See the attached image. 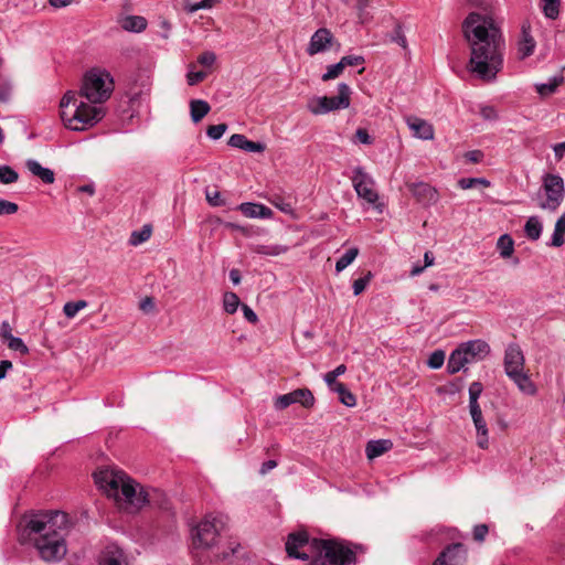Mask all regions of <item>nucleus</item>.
Returning a JSON list of instances; mask_svg holds the SVG:
<instances>
[{
	"label": "nucleus",
	"mask_w": 565,
	"mask_h": 565,
	"mask_svg": "<svg viewBox=\"0 0 565 565\" xmlns=\"http://www.w3.org/2000/svg\"><path fill=\"white\" fill-rule=\"evenodd\" d=\"M481 12L473 11L462 23L470 46L469 71L484 81H492L503 67L504 40L490 10L491 0H467Z\"/></svg>",
	"instance_id": "nucleus-1"
},
{
	"label": "nucleus",
	"mask_w": 565,
	"mask_h": 565,
	"mask_svg": "<svg viewBox=\"0 0 565 565\" xmlns=\"http://www.w3.org/2000/svg\"><path fill=\"white\" fill-rule=\"evenodd\" d=\"M114 90L109 72L99 68L87 71L79 92L67 90L60 102L61 119L74 131H83L99 122L105 116L102 106Z\"/></svg>",
	"instance_id": "nucleus-2"
},
{
	"label": "nucleus",
	"mask_w": 565,
	"mask_h": 565,
	"mask_svg": "<svg viewBox=\"0 0 565 565\" xmlns=\"http://www.w3.org/2000/svg\"><path fill=\"white\" fill-rule=\"evenodd\" d=\"M20 525L23 526L22 539L33 542L43 561L58 562L66 555L65 535L70 520L65 512H31L23 515Z\"/></svg>",
	"instance_id": "nucleus-3"
},
{
	"label": "nucleus",
	"mask_w": 565,
	"mask_h": 565,
	"mask_svg": "<svg viewBox=\"0 0 565 565\" xmlns=\"http://www.w3.org/2000/svg\"><path fill=\"white\" fill-rule=\"evenodd\" d=\"M288 556L307 561L309 565H355L356 554L364 553L361 544L338 539H310L306 531L290 533L286 542Z\"/></svg>",
	"instance_id": "nucleus-4"
},
{
	"label": "nucleus",
	"mask_w": 565,
	"mask_h": 565,
	"mask_svg": "<svg viewBox=\"0 0 565 565\" xmlns=\"http://www.w3.org/2000/svg\"><path fill=\"white\" fill-rule=\"evenodd\" d=\"M96 484L126 510L139 511L146 504L170 510V501L159 489H145L119 470H100L94 473Z\"/></svg>",
	"instance_id": "nucleus-5"
},
{
	"label": "nucleus",
	"mask_w": 565,
	"mask_h": 565,
	"mask_svg": "<svg viewBox=\"0 0 565 565\" xmlns=\"http://www.w3.org/2000/svg\"><path fill=\"white\" fill-rule=\"evenodd\" d=\"M225 522L222 515L207 514L192 529V540L195 547H211L223 530Z\"/></svg>",
	"instance_id": "nucleus-6"
},
{
	"label": "nucleus",
	"mask_w": 565,
	"mask_h": 565,
	"mask_svg": "<svg viewBox=\"0 0 565 565\" xmlns=\"http://www.w3.org/2000/svg\"><path fill=\"white\" fill-rule=\"evenodd\" d=\"M542 188L546 200L540 203V207L548 211H556L565 198L564 180L558 174L546 173L543 177Z\"/></svg>",
	"instance_id": "nucleus-7"
},
{
	"label": "nucleus",
	"mask_w": 565,
	"mask_h": 565,
	"mask_svg": "<svg viewBox=\"0 0 565 565\" xmlns=\"http://www.w3.org/2000/svg\"><path fill=\"white\" fill-rule=\"evenodd\" d=\"M351 88L345 83L338 85V96H323L317 98V105L310 106L313 114H327L338 109H345L350 106Z\"/></svg>",
	"instance_id": "nucleus-8"
},
{
	"label": "nucleus",
	"mask_w": 565,
	"mask_h": 565,
	"mask_svg": "<svg viewBox=\"0 0 565 565\" xmlns=\"http://www.w3.org/2000/svg\"><path fill=\"white\" fill-rule=\"evenodd\" d=\"M373 183L372 178L362 167H356L353 170L352 184L358 196L371 204L375 203L379 199L377 193L373 190Z\"/></svg>",
	"instance_id": "nucleus-9"
},
{
	"label": "nucleus",
	"mask_w": 565,
	"mask_h": 565,
	"mask_svg": "<svg viewBox=\"0 0 565 565\" xmlns=\"http://www.w3.org/2000/svg\"><path fill=\"white\" fill-rule=\"evenodd\" d=\"M296 403L310 408L315 404V396L309 388H297L290 393L279 395L275 401V408L281 411Z\"/></svg>",
	"instance_id": "nucleus-10"
},
{
	"label": "nucleus",
	"mask_w": 565,
	"mask_h": 565,
	"mask_svg": "<svg viewBox=\"0 0 565 565\" xmlns=\"http://www.w3.org/2000/svg\"><path fill=\"white\" fill-rule=\"evenodd\" d=\"M467 561V548L462 543L447 545L433 565H463Z\"/></svg>",
	"instance_id": "nucleus-11"
},
{
	"label": "nucleus",
	"mask_w": 565,
	"mask_h": 565,
	"mask_svg": "<svg viewBox=\"0 0 565 565\" xmlns=\"http://www.w3.org/2000/svg\"><path fill=\"white\" fill-rule=\"evenodd\" d=\"M525 358L520 345L510 343L504 351L503 366L507 376L524 371Z\"/></svg>",
	"instance_id": "nucleus-12"
},
{
	"label": "nucleus",
	"mask_w": 565,
	"mask_h": 565,
	"mask_svg": "<svg viewBox=\"0 0 565 565\" xmlns=\"http://www.w3.org/2000/svg\"><path fill=\"white\" fill-rule=\"evenodd\" d=\"M458 349L468 360V364L483 360L490 353V345L480 339L461 343Z\"/></svg>",
	"instance_id": "nucleus-13"
},
{
	"label": "nucleus",
	"mask_w": 565,
	"mask_h": 565,
	"mask_svg": "<svg viewBox=\"0 0 565 565\" xmlns=\"http://www.w3.org/2000/svg\"><path fill=\"white\" fill-rule=\"evenodd\" d=\"M333 34L326 28L318 29L311 36L307 53L312 56L321 52H326L332 45Z\"/></svg>",
	"instance_id": "nucleus-14"
},
{
	"label": "nucleus",
	"mask_w": 565,
	"mask_h": 565,
	"mask_svg": "<svg viewBox=\"0 0 565 565\" xmlns=\"http://www.w3.org/2000/svg\"><path fill=\"white\" fill-rule=\"evenodd\" d=\"M469 411L477 430V445L482 449H487L489 445L488 428L480 405L471 406Z\"/></svg>",
	"instance_id": "nucleus-15"
},
{
	"label": "nucleus",
	"mask_w": 565,
	"mask_h": 565,
	"mask_svg": "<svg viewBox=\"0 0 565 565\" xmlns=\"http://www.w3.org/2000/svg\"><path fill=\"white\" fill-rule=\"evenodd\" d=\"M237 210L250 218H269L273 215V211L260 203H242L237 206Z\"/></svg>",
	"instance_id": "nucleus-16"
},
{
	"label": "nucleus",
	"mask_w": 565,
	"mask_h": 565,
	"mask_svg": "<svg viewBox=\"0 0 565 565\" xmlns=\"http://www.w3.org/2000/svg\"><path fill=\"white\" fill-rule=\"evenodd\" d=\"M513 383L518 386V388L525 395L533 396L536 394L537 388L533 381L530 379L529 373L524 370L515 373L512 376H508Z\"/></svg>",
	"instance_id": "nucleus-17"
},
{
	"label": "nucleus",
	"mask_w": 565,
	"mask_h": 565,
	"mask_svg": "<svg viewBox=\"0 0 565 565\" xmlns=\"http://www.w3.org/2000/svg\"><path fill=\"white\" fill-rule=\"evenodd\" d=\"M28 170L34 175L41 179L45 184H52L55 181L54 171L42 167L36 160L29 159L25 162Z\"/></svg>",
	"instance_id": "nucleus-18"
},
{
	"label": "nucleus",
	"mask_w": 565,
	"mask_h": 565,
	"mask_svg": "<svg viewBox=\"0 0 565 565\" xmlns=\"http://www.w3.org/2000/svg\"><path fill=\"white\" fill-rule=\"evenodd\" d=\"M535 45L536 44L533 36L531 35L530 28L523 25L521 39L518 44L519 57L524 60L531 56L534 53Z\"/></svg>",
	"instance_id": "nucleus-19"
},
{
	"label": "nucleus",
	"mask_w": 565,
	"mask_h": 565,
	"mask_svg": "<svg viewBox=\"0 0 565 565\" xmlns=\"http://www.w3.org/2000/svg\"><path fill=\"white\" fill-rule=\"evenodd\" d=\"M408 126L414 131V135L423 140H430L434 137L433 126L423 119L414 118L408 120Z\"/></svg>",
	"instance_id": "nucleus-20"
},
{
	"label": "nucleus",
	"mask_w": 565,
	"mask_h": 565,
	"mask_svg": "<svg viewBox=\"0 0 565 565\" xmlns=\"http://www.w3.org/2000/svg\"><path fill=\"white\" fill-rule=\"evenodd\" d=\"M392 448V441L387 439L370 440L366 444L365 452L369 459L382 456Z\"/></svg>",
	"instance_id": "nucleus-21"
},
{
	"label": "nucleus",
	"mask_w": 565,
	"mask_h": 565,
	"mask_svg": "<svg viewBox=\"0 0 565 565\" xmlns=\"http://www.w3.org/2000/svg\"><path fill=\"white\" fill-rule=\"evenodd\" d=\"M467 364V358L462 355L461 351L457 348L449 355L447 362V371L449 374H455L458 373L460 370H463Z\"/></svg>",
	"instance_id": "nucleus-22"
},
{
	"label": "nucleus",
	"mask_w": 565,
	"mask_h": 565,
	"mask_svg": "<svg viewBox=\"0 0 565 565\" xmlns=\"http://www.w3.org/2000/svg\"><path fill=\"white\" fill-rule=\"evenodd\" d=\"M211 107L207 102L202 99H193L190 102V113L193 122L202 120L210 111Z\"/></svg>",
	"instance_id": "nucleus-23"
},
{
	"label": "nucleus",
	"mask_w": 565,
	"mask_h": 565,
	"mask_svg": "<svg viewBox=\"0 0 565 565\" xmlns=\"http://www.w3.org/2000/svg\"><path fill=\"white\" fill-rule=\"evenodd\" d=\"M543 225L539 216H530L524 225V232L530 241H537L541 237Z\"/></svg>",
	"instance_id": "nucleus-24"
},
{
	"label": "nucleus",
	"mask_w": 565,
	"mask_h": 565,
	"mask_svg": "<svg viewBox=\"0 0 565 565\" xmlns=\"http://www.w3.org/2000/svg\"><path fill=\"white\" fill-rule=\"evenodd\" d=\"M121 26L126 31L141 32L147 28V20L140 15H127L122 20Z\"/></svg>",
	"instance_id": "nucleus-25"
},
{
	"label": "nucleus",
	"mask_w": 565,
	"mask_h": 565,
	"mask_svg": "<svg viewBox=\"0 0 565 565\" xmlns=\"http://www.w3.org/2000/svg\"><path fill=\"white\" fill-rule=\"evenodd\" d=\"M563 81H564V77L562 75L554 76V77L550 78L547 83L536 84L535 85L536 92L541 96L552 95L556 92L557 87L563 83Z\"/></svg>",
	"instance_id": "nucleus-26"
},
{
	"label": "nucleus",
	"mask_w": 565,
	"mask_h": 565,
	"mask_svg": "<svg viewBox=\"0 0 565 565\" xmlns=\"http://www.w3.org/2000/svg\"><path fill=\"white\" fill-rule=\"evenodd\" d=\"M565 213L556 221L550 246L561 247L565 239Z\"/></svg>",
	"instance_id": "nucleus-27"
},
{
	"label": "nucleus",
	"mask_w": 565,
	"mask_h": 565,
	"mask_svg": "<svg viewBox=\"0 0 565 565\" xmlns=\"http://www.w3.org/2000/svg\"><path fill=\"white\" fill-rule=\"evenodd\" d=\"M497 248L502 258H509L514 252V241L509 234H503L497 242Z\"/></svg>",
	"instance_id": "nucleus-28"
},
{
	"label": "nucleus",
	"mask_w": 565,
	"mask_h": 565,
	"mask_svg": "<svg viewBox=\"0 0 565 565\" xmlns=\"http://www.w3.org/2000/svg\"><path fill=\"white\" fill-rule=\"evenodd\" d=\"M331 390L339 394L340 402L343 405L348 407H353L356 405L355 396L348 390V387L343 383L337 384V386H333Z\"/></svg>",
	"instance_id": "nucleus-29"
},
{
	"label": "nucleus",
	"mask_w": 565,
	"mask_h": 565,
	"mask_svg": "<svg viewBox=\"0 0 565 565\" xmlns=\"http://www.w3.org/2000/svg\"><path fill=\"white\" fill-rule=\"evenodd\" d=\"M152 228L150 225L146 224L139 231H134L129 238V244L132 246H137L148 241L151 236Z\"/></svg>",
	"instance_id": "nucleus-30"
},
{
	"label": "nucleus",
	"mask_w": 565,
	"mask_h": 565,
	"mask_svg": "<svg viewBox=\"0 0 565 565\" xmlns=\"http://www.w3.org/2000/svg\"><path fill=\"white\" fill-rule=\"evenodd\" d=\"M359 249L352 247L348 249L335 263V271L341 273L358 256Z\"/></svg>",
	"instance_id": "nucleus-31"
},
{
	"label": "nucleus",
	"mask_w": 565,
	"mask_h": 565,
	"mask_svg": "<svg viewBox=\"0 0 565 565\" xmlns=\"http://www.w3.org/2000/svg\"><path fill=\"white\" fill-rule=\"evenodd\" d=\"M561 0H541L543 13L548 19H556L559 14Z\"/></svg>",
	"instance_id": "nucleus-32"
},
{
	"label": "nucleus",
	"mask_w": 565,
	"mask_h": 565,
	"mask_svg": "<svg viewBox=\"0 0 565 565\" xmlns=\"http://www.w3.org/2000/svg\"><path fill=\"white\" fill-rule=\"evenodd\" d=\"M241 305V300L235 292L226 291L223 296V307L224 310L233 315L237 311L238 306Z\"/></svg>",
	"instance_id": "nucleus-33"
},
{
	"label": "nucleus",
	"mask_w": 565,
	"mask_h": 565,
	"mask_svg": "<svg viewBox=\"0 0 565 565\" xmlns=\"http://www.w3.org/2000/svg\"><path fill=\"white\" fill-rule=\"evenodd\" d=\"M87 305L86 300L68 301L64 305L63 312L68 319H73Z\"/></svg>",
	"instance_id": "nucleus-34"
},
{
	"label": "nucleus",
	"mask_w": 565,
	"mask_h": 565,
	"mask_svg": "<svg viewBox=\"0 0 565 565\" xmlns=\"http://www.w3.org/2000/svg\"><path fill=\"white\" fill-rule=\"evenodd\" d=\"M287 250L286 247L281 245H256L253 248V252L259 255H270L278 256Z\"/></svg>",
	"instance_id": "nucleus-35"
},
{
	"label": "nucleus",
	"mask_w": 565,
	"mask_h": 565,
	"mask_svg": "<svg viewBox=\"0 0 565 565\" xmlns=\"http://www.w3.org/2000/svg\"><path fill=\"white\" fill-rule=\"evenodd\" d=\"M412 192L419 199L427 198L431 200L435 195V190L427 183L420 182L412 185Z\"/></svg>",
	"instance_id": "nucleus-36"
},
{
	"label": "nucleus",
	"mask_w": 565,
	"mask_h": 565,
	"mask_svg": "<svg viewBox=\"0 0 565 565\" xmlns=\"http://www.w3.org/2000/svg\"><path fill=\"white\" fill-rule=\"evenodd\" d=\"M458 185L462 190L472 189L477 185L490 186V182L484 178H461L458 181Z\"/></svg>",
	"instance_id": "nucleus-37"
},
{
	"label": "nucleus",
	"mask_w": 565,
	"mask_h": 565,
	"mask_svg": "<svg viewBox=\"0 0 565 565\" xmlns=\"http://www.w3.org/2000/svg\"><path fill=\"white\" fill-rule=\"evenodd\" d=\"M19 179L18 172L10 166H0V182L10 184L17 182Z\"/></svg>",
	"instance_id": "nucleus-38"
},
{
	"label": "nucleus",
	"mask_w": 565,
	"mask_h": 565,
	"mask_svg": "<svg viewBox=\"0 0 565 565\" xmlns=\"http://www.w3.org/2000/svg\"><path fill=\"white\" fill-rule=\"evenodd\" d=\"M390 40L403 49H407V40L404 33L403 24L397 22L394 26L393 32L390 35Z\"/></svg>",
	"instance_id": "nucleus-39"
},
{
	"label": "nucleus",
	"mask_w": 565,
	"mask_h": 565,
	"mask_svg": "<svg viewBox=\"0 0 565 565\" xmlns=\"http://www.w3.org/2000/svg\"><path fill=\"white\" fill-rule=\"evenodd\" d=\"M347 371V366L344 364L338 365L333 371L328 372L324 375V381L330 388L337 386V384H341V382L337 381V377L344 374Z\"/></svg>",
	"instance_id": "nucleus-40"
},
{
	"label": "nucleus",
	"mask_w": 565,
	"mask_h": 565,
	"mask_svg": "<svg viewBox=\"0 0 565 565\" xmlns=\"http://www.w3.org/2000/svg\"><path fill=\"white\" fill-rule=\"evenodd\" d=\"M343 71H344V67L340 60L338 63L329 65L327 67V72L322 75L321 79L323 82L334 79V78L339 77L343 73Z\"/></svg>",
	"instance_id": "nucleus-41"
},
{
	"label": "nucleus",
	"mask_w": 565,
	"mask_h": 565,
	"mask_svg": "<svg viewBox=\"0 0 565 565\" xmlns=\"http://www.w3.org/2000/svg\"><path fill=\"white\" fill-rule=\"evenodd\" d=\"M372 278L373 274L371 271H367L363 277L355 279L352 284L354 296L361 295L365 290L366 286L370 284Z\"/></svg>",
	"instance_id": "nucleus-42"
},
{
	"label": "nucleus",
	"mask_w": 565,
	"mask_h": 565,
	"mask_svg": "<svg viewBox=\"0 0 565 565\" xmlns=\"http://www.w3.org/2000/svg\"><path fill=\"white\" fill-rule=\"evenodd\" d=\"M483 386L480 382H472L469 386V407L479 406L478 398L482 393Z\"/></svg>",
	"instance_id": "nucleus-43"
},
{
	"label": "nucleus",
	"mask_w": 565,
	"mask_h": 565,
	"mask_svg": "<svg viewBox=\"0 0 565 565\" xmlns=\"http://www.w3.org/2000/svg\"><path fill=\"white\" fill-rule=\"evenodd\" d=\"M194 65L191 64L190 65V68H193ZM207 77V72L206 71H192L190 70L189 73L186 74V82L190 86H194L201 82H203L205 78Z\"/></svg>",
	"instance_id": "nucleus-44"
},
{
	"label": "nucleus",
	"mask_w": 565,
	"mask_h": 565,
	"mask_svg": "<svg viewBox=\"0 0 565 565\" xmlns=\"http://www.w3.org/2000/svg\"><path fill=\"white\" fill-rule=\"evenodd\" d=\"M445 362V352L441 350L434 351L427 361V364L430 369L437 370L443 366Z\"/></svg>",
	"instance_id": "nucleus-45"
},
{
	"label": "nucleus",
	"mask_w": 565,
	"mask_h": 565,
	"mask_svg": "<svg viewBox=\"0 0 565 565\" xmlns=\"http://www.w3.org/2000/svg\"><path fill=\"white\" fill-rule=\"evenodd\" d=\"M8 347L13 351L20 352L21 354H26L29 352L28 347L19 337L10 335L8 339Z\"/></svg>",
	"instance_id": "nucleus-46"
},
{
	"label": "nucleus",
	"mask_w": 565,
	"mask_h": 565,
	"mask_svg": "<svg viewBox=\"0 0 565 565\" xmlns=\"http://www.w3.org/2000/svg\"><path fill=\"white\" fill-rule=\"evenodd\" d=\"M216 62V54L212 51H205L198 57V63L203 67L210 68Z\"/></svg>",
	"instance_id": "nucleus-47"
},
{
	"label": "nucleus",
	"mask_w": 565,
	"mask_h": 565,
	"mask_svg": "<svg viewBox=\"0 0 565 565\" xmlns=\"http://www.w3.org/2000/svg\"><path fill=\"white\" fill-rule=\"evenodd\" d=\"M226 130H227L226 124L212 125L207 128L206 135L213 140H218L224 135V132Z\"/></svg>",
	"instance_id": "nucleus-48"
},
{
	"label": "nucleus",
	"mask_w": 565,
	"mask_h": 565,
	"mask_svg": "<svg viewBox=\"0 0 565 565\" xmlns=\"http://www.w3.org/2000/svg\"><path fill=\"white\" fill-rule=\"evenodd\" d=\"M18 210L17 203L0 199V215H11L17 213Z\"/></svg>",
	"instance_id": "nucleus-49"
},
{
	"label": "nucleus",
	"mask_w": 565,
	"mask_h": 565,
	"mask_svg": "<svg viewBox=\"0 0 565 565\" xmlns=\"http://www.w3.org/2000/svg\"><path fill=\"white\" fill-rule=\"evenodd\" d=\"M343 67L347 66H359L365 63V58L362 55H345L341 57Z\"/></svg>",
	"instance_id": "nucleus-50"
},
{
	"label": "nucleus",
	"mask_w": 565,
	"mask_h": 565,
	"mask_svg": "<svg viewBox=\"0 0 565 565\" xmlns=\"http://www.w3.org/2000/svg\"><path fill=\"white\" fill-rule=\"evenodd\" d=\"M247 138L241 134H234L228 139V146L233 148L244 149Z\"/></svg>",
	"instance_id": "nucleus-51"
},
{
	"label": "nucleus",
	"mask_w": 565,
	"mask_h": 565,
	"mask_svg": "<svg viewBox=\"0 0 565 565\" xmlns=\"http://www.w3.org/2000/svg\"><path fill=\"white\" fill-rule=\"evenodd\" d=\"M480 115L484 120L493 121L498 119V113L492 106H482L480 108Z\"/></svg>",
	"instance_id": "nucleus-52"
},
{
	"label": "nucleus",
	"mask_w": 565,
	"mask_h": 565,
	"mask_svg": "<svg viewBox=\"0 0 565 565\" xmlns=\"http://www.w3.org/2000/svg\"><path fill=\"white\" fill-rule=\"evenodd\" d=\"M266 146L263 142L246 140L244 151L246 152H263Z\"/></svg>",
	"instance_id": "nucleus-53"
},
{
	"label": "nucleus",
	"mask_w": 565,
	"mask_h": 565,
	"mask_svg": "<svg viewBox=\"0 0 565 565\" xmlns=\"http://www.w3.org/2000/svg\"><path fill=\"white\" fill-rule=\"evenodd\" d=\"M488 525L486 524H478L473 527V539L477 542H482L488 534Z\"/></svg>",
	"instance_id": "nucleus-54"
},
{
	"label": "nucleus",
	"mask_w": 565,
	"mask_h": 565,
	"mask_svg": "<svg viewBox=\"0 0 565 565\" xmlns=\"http://www.w3.org/2000/svg\"><path fill=\"white\" fill-rule=\"evenodd\" d=\"M206 200L212 206L224 205V200L221 199V193L218 191H206Z\"/></svg>",
	"instance_id": "nucleus-55"
},
{
	"label": "nucleus",
	"mask_w": 565,
	"mask_h": 565,
	"mask_svg": "<svg viewBox=\"0 0 565 565\" xmlns=\"http://www.w3.org/2000/svg\"><path fill=\"white\" fill-rule=\"evenodd\" d=\"M484 154L481 150H470L465 153V159L470 163H479Z\"/></svg>",
	"instance_id": "nucleus-56"
},
{
	"label": "nucleus",
	"mask_w": 565,
	"mask_h": 565,
	"mask_svg": "<svg viewBox=\"0 0 565 565\" xmlns=\"http://www.w3.org/2000/svg\"><path fill=\"white\" fill-rule=\"evenodd\" d=\"M355 138L359 142H361L363 145H371L373 142L372 137L369 135L367 130L364 128L356 129Z\"/></svg>",
	"instance_id": "nucleus-57"
},
{
	"label": "nucleus",
	"mask_w": 565,
	"mask_h": 565,
	"mask_svg": "<svg viewBox=\"0 0 565 565\" xmlns=\"http://www.w3.org/2000/svg\"><path fill=\"white\" fill-rule=\"evenodd\" d=\"M10 95L11 84L9 82L0 84V103H7L10 99Z\"/></svg>",
	"instance_id": "nucleus-58"
},
{
	"label": "nucleus",
	"mask_w": 565,
	"mask_h": 565,
	"mask_svg": "<svg viewBox=\"0 0 565 565\" xmlns=\"http://www.w3.org/2000/svg\"><path fill=\"white\" fill-rule=\"evenodd\" d=\"M242 311H243L244 318L248 322L256 323L258 321L257 315L255 313V311L249 306L242 305Z\"/></svg>",
	"instance_id": "nucleus-59"
},
{
	"label": "nucleus",
	"mask_w": 565,
	"mask_h": 565,
	"mask_svg": "<svg viewBox=\"0 0 565 565\" xmlns=\"http://www.w3.org/2000/svg\"><path fill=\"white\" fill-rule=\"evenodd\" d=\"M271 203L278 207L281 212L288 213L291 212L292 207L289 203H285L284 200L276 195L275 199L271 200Z\"/></svg>",
	"instance_id": "nucleus-60"
},
{
	"label": "nucleus",
	"mask_w": 565,
	"mask_h": 565,
	"mask_svg": "<svg viewBox=\"0 0 565 565\" xmlns=\"http://www.w3.org/2000/svg\"><path fill=\"white\" fill-rule=\"evenodd\" d=\"M102 565H121L119 556L108 554L103 557Z\"/></svg>",
	"instance_id": "nucleus-61"
},
{
	"label": "nucleus",
	"mask_w": 565,
	"mask_h": 565,
	"mask_svg": "<svg viewBox=\"0 0 565 565\" xmlns=\"http://www.w3.org/2000/svg\"><path fill=\"white\" fill-rule=\"evenodd\" d=\"M276 467H277V461L276 460H267V461L263 462V465L260 467V470H259V473L260 475H266V473H268L270 470H273Z\"/></svg>",
	"instance_id": "nucleus-62"
},
{
	"label": "nucleus",
	"mask_w": 565,
	"mask_h": 565,
	"mask_svg": "<svg viewBox=\"0 0 565 565\" xmlns=\"http://www.w3.org/2000/svg\"><path fill=\"white\" fill-rule=\"evenodd\" d=\"M12 362L9 360L0 361V380L4 379L7 372L12 369Z\"/></svg>",
	"instance_id": "nucleus-63"
},
{
	"label": "nucleus",
	"mask_w": 565,
	"mask_h": 565,
	"mask_svg": "<svg viewBox=\"0 0 565 565\" xmlns=\"http://www.w3.org/2000/svg\"><path fill=\"white\" fill-rule=\"evenodd\" d=\"M553 150H554L556 159L561 160L564 157V153H565V142L556 143L553 147Z\"/></svg>",
	"instance_id": "nucleus-64"
}]
</instances>
